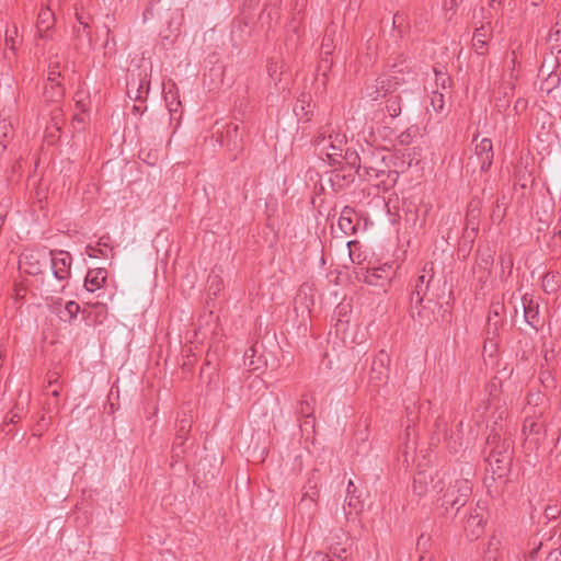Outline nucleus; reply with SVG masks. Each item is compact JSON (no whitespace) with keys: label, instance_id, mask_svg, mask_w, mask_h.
I'll use <instances>...</instances> for the list:
<instances>
[{"label":"nucleus","instance_id":"f257e3e1","mask_svg":"<svg viewBox=\"0 0 561 561\" xmlns=\"http://www.w3.org/2000/svg\"><path fill=\"white\" fill-rule=\"evenodd\" d=\"M433 492L440 494L438 501L446 510L456 508L458 512L471 496L472 485L468 479L453 477L447 472H436Z\"/></svg>","mask_w":561,"mask_h":561},{"label":"nucleus","instance_id":"f03ea898","mask_svg":"<svg viewBox=\"0 0 561 561\" xmlns=\"http://www.w3.org/2000/svg\"><path fill=\"white\" fill-rule=\"evenodd\" d=\"M383 148L367 146L362 149V179L374 183L377 187L388 190L397 181L398 173L390 169Z\"/></svg>","mask_w":561,"mask_h":561},{"label":"nucleus","instance_id":"7ed1b4c3","mask_svg":"<svg viewBox=\"0 0 561 561\" xmlns=\"http://www.w3.org/2000/svg\"><path fill=\"white\" fill-rule=\"evenodd\" d=\"M313 145L320 156H325L330 164H341V157L346 149L344 134L332 130L330 127L321 128L313 138Z\"/></svg>","mask_w":561,"mask_h":561},{"label":"nucleus","instance_id":"20e7f679","mask_svg":"<svg viewBox=\"0 0 561 561\" xmlns=\"http://www.w3.org/2000/svg\"><path fill=\"white\" fill-rule=\"evenodd\" d=\"M48 261L49 253L45 248L27 250L20 256L19 268L28 275H42Z\"/></svg>","mask_w":561,"mask_h":561},{"label":"nucleus","instance_id":"39448f33","mask_svg":"<svg viewBox=\"0 0 561 561\" xmlns=\"http://www.w3.org/2000/svg\"><path fill=\"white\" fill-rule=\"evenodd\" d=\"M431 278L432 276L427 277L425 274L420 275L410 296L411 317L421 323L428 320V316L424 313L423 300L428 291Z\"/></svg>","mask_w":561,"mask_h":561},{"label":"nucleus","instance_id":"423d86ee","mask_svg":"<svg viewBox=\"0 0 561 561\" xmlns=\"http://www.w3.org/2000/svg\"><path fill=\"white\" fill-rule=\"evenodd\" d=\"M486 442L491 447L488 458L490 463H496L500 469L508 465L512 459L511 443L506 439L501 440V437L497 434L490 435Z\"/></svg>","mask_w":561,"mask_h":561},{"label":"nucleus","instance_id":"0eeeda50","mask_svg":"<svg viewBox=\"0 0 561 561\" xmlns=\"http://www.w3.org/2000/svg\"><path fill=\"white\" fill-rule=\"evenodd\" d=\"M48 253L54 277L59 282H67L71 276V254L64 250H49Z\"/></svg>","mask_w":561,"mask_h":561},{"label":"nucleus","instance_id":"6e6552de","mask_svg":"<svg viewBox=\"0 0 561 561\" xmlns=\"http://www.w3.org/2000/svg\"><path fill=\"white\" fill-rule=\"evenodd\" d=\"M389 364V354L383 350L379 351L375 356L370 368L369 383L371 387L378 388L381 385H386L388 382Z\"/></svg>","mask_w":561,"mask_h":561},{"label":"nucleus","instance_id":"1a4fd4ad","mask_svg":"<svg viewBox=\"0 0 561 561\" xmlns=\"http://www.w3.org/2000/svg\"><path fill=\"white\" fill-rule=\"evenodd\" d=\"M392 265L385 264L373 270H362L356 273V278L371 286L385 287L393 275Z\"/></svg>","mask_w":561,"mask_h":561},{"label":"nucleus","instance_id":"9d476101","mask_svg":"<svg viewBox=\"0 0 561 561\" xmlns=\"http://www.w3.org/2000/svg\"><path fill=\"white\" fill-rule=\"evenodd\" d=\"M296 414L300 421V430L307 434L313 433L316 427L314 400L302 397L297 404Z\"/></svg>","mask_w":561,"mask_h":561},{"label":"nucleus","instance_id":"9b49d317","mask_svg":"<svg viewBox=\"0 0 561 561\" xmlns=\"http://www.w3.org/2000/svg\"><path fill=\"white\" fill-rule=\"evenodd\" d=\"M219 139L221 146L228 147L231 151H239L243 148V134L236 123L227 124L220 133Z\"/></svg>","mask_w":561,"mask_h":561},{"label":"nucleus","instance_id":"f8f14e48","mask_svg":"<svg viewBox=\"0 0 561 561\" xmlns=\"http://www.w3.org/2000/svg\"><path fill=\"white\" fill-rule=\"evenodd\" d=\"M355 172L352 168L341 167L331 171L329 182L335 192H340L348 187L355 180Z\"/></svg>","mask_w":561,"mask_h":561},{"label":"nucleus","instance_id":"ddd939ff","mask_svg":"<svg viewBox=\"0 0 561 561\" xmlns=\"http://www.w3.org/2000/svg\"><path fill=\"white\" fill-rule=\"evenodd\" d=\"M522 305L524 309V318L525 321L534 328L536 331L542 325L540 316H539V306L535 304L533 298L527 294L522 297Z\"/></svg>","mask_w":561,"mask_h":561},{"label":"nucleus","instance_id":"4468645a","mask_svg":"<svg viewBox=\"0 0 561 561\" xmlns=\"http://www.w3.org/2000/svg\"><path fill=\"white\" fill-rule=\"evenodd\" d=\"M436 481V474L432 476L426 473L425 471H419L413 479L412 491L413 493L422 497L427 494L430 491H433V484Z\"/></svg>","mask_w":561,"mask_h":561},{"label":"nucleus","instance_id":"2eb2a0df","mask_svg":"<svg viewBox=\"0 0 561 561\" xmlns=\"http://www.w3.org/2000/svg\"><path fill=\"white\" fill-rule=\"evenodd\" d=\"M55 14L49 8H42L37 14L36 30L42 38L48 37V32L55 26Z\"/></svg>","mask_w":561,"mask_h":561},{"label":"nucleus","instance_id":"dca6fc26","mask_svg":"<svg viewBox=\"0 0 561 561\" xmlns=\"http://www.w3.org/2000/svg\"><path fill=\"white\" fill-rule=\"evenodd\" d=\"M474 152L480 161L482 171L490 169L493 161V146L489 138H483L474 147Z\"/></svg>","mask_w":561,"mask_h":561},{"label":"nucleus","instance_id":"f3484780","mask_svg":"<svg viewBox=\"0 0 561 561\" xmlns=\"http://www.w3.org/2000/svg\"><path fill=\"white\" fill-rule=\"evenodd\" d=\"M357 215L355 210L348 206L344 207L341 211L337 226L345 234H353L357 230Z\"/></svg>","mask_w":561,"mask_h":561},{"label":"nucleus","instance_id":"a211bd4d","mask_svg":"<svg viewBox=\"0 0 561 561\" xmlns=\"http://www.w3.org/2000/svg\"><path fill=\"white\" fill-rule=\"evenodd\" d=\"M107 278V272L105 268L90 270L84 279V287L88 291H95L100 289Z\"/></svg>","mask_w":561,"mask_h":561},{"label":"nucleus","instance_id":"6ab92c4d","mask_svg":"<svg viewBox=\"0 0 561 561\" xmlns=\"http://www.w3.org/2000/svg\"><path fill=\"white\" fill-rule=\"evenodd\" d=\"M340 160H341V164H340L341 167L352 168V171H354L358 176H363L362 153H358L355 150H351L350 148H346Z\"/></svg>","mask_w":561,"mask_h":561},{"label":"nucleus","instance_id":"aec40b11","mask_svg":"<svg viewBox=\"0 0 561 561\" xmlns=\"http://www.w3.org/2000/svg\"><path fill=\"white\" fill-rule=\"evenodd\" d=\"M356 486L352 480L348 481L347 484V495L345 499V504L343 505V510L345 516L352 514L353 511L358 512L362 510V502L358 495H355Z\"/></svg>","mask_w":561,"mask_h":561},{"label":"nucleus","instance_id":"412c9836","mask_svg":"<svg viewBox=\"0 0 561 561\" xmlns=\"http://www.w3.org/2000/svg\"><path fill=\"white\" fill-rule=\"evenodd\" d=\"M112 239L108 234L99 238L96 245H88L85 252L90 257H96L99 254L107 257L106 250L113 251Z\"/></svg>","mask_w":561,"mask_h":561},{"label":"nucleus","instance_id":"4be33fe9","mask_svg":"<svg viewBox=\"0 0 561 561\" xmlns=\"http://www.w3.org/2000/svg\"><path fill=\"white\" fill-rule=\"evenodd\" d=\"M163 96L169 112L171 114L178 112L179 107L181 106V101L179 99L174 82L164 85Z\"/></svg>","mask_w":561,"mask_h":561},{"label":"nucleus","instance_id":"5701e85b","mask_svg":"<svg viewBox=\"0 0 561 561\" xmlns=\"http://www.w3.org/2000/svg\"><path fill=\"white\" fill-rule=\"evenodd\" d=\"M396 84L397 83H392L388 78H379L377 80L376 89L371 92H367V95L371 100H377L380 95L387 96L388 94H391L393 85Z\"/></svg>","mask_w":561,"mask_h":561},{"label":"nucleus","instance_id":"b1692460","mask_svg":"<svg viewBox=\"0 0 561 561\" xmlns=\"http://www.w3.org/2000/svg\"><path fill=\"white\" fill-rule=\"evenodd\" d=\"M319 489L317 482L312 483L311 480L304 486V493L301 496V501L299 503L300 506H308L310 504H316L319 497Z\"/></svg>","mask_w":561,"mask_h":561},{"label":"nucleus","instance_id":"393cba45","mask_svg":"<svg viewBox=\"0 0 561 561\" xmlns=\"http://www.w3.org/2000/svg\"><path fill=\"white\" fill-rule=\"evenodd\" d=\"M483 529V517L477 514H471L466 524L465 530L469 533L471 537L478 538Z\"/></svg>","mask_w":561,"mask_h":561},{"label":"nucleus","instance_id":"a878e982","mask_svg":"<svg viewBox=\"0 0 561 561\" xmlns=\"http://www.w3.org/2000/svg\"><path fill=\"white\" fill-rule=\"evenodd\" d=\"M13 127L11 123L7 119L0 121V149L4 151L7 149L8 144L13 138Z\"/></svg>","mask_w":561,"mask_h":561},{"label":"nucleus","instance_id":"bb28decb","mask_svg":"<svg viewBox=\"0 0 561 561\" xmlns=\"http://www.w3.org/2000/svg\"><path fill=\"white\" fill-rule=\"evenodd\" d=\"M489 34L485 26H481L476 28L473 33V45L476 47L477 53L483 54V48L488 43Z\"/></svg>","mask_w":561,"mask_h":561},{"label":"nucleus","instance_id":"cd10ccee","mask_svg":"<svg viewBox=\"0 0 561 561\" xmlns=\"http://www.w3.org/2000/svg\"><path fill=\"white\" fill-rule=\"evenodd\" d=\"M402 100L399 95H389L386 100V112L391 118H394L401 113Z\"/></svg>","mask_w":561,"mask_h":561},{"label":"nucleus","instance_id":"c85d7f7f","mask_svg":"<svg viewBox=\"0 0 561 561\" xmlns=\"http://www.w3.org/2000/svg\"><path fill=\"white\" fill-rule=\"evenodd\" d=\"M44 94L46 98L50 101H58L60 100L64 94V87L61 82H55V83H48L45 85Z\"/></svg>","mask_w":561,"mask_h":561},{"label":"nucleus","instance_id":"c756f323","mask_svg":"<svg viewBox=\"0 0 561 561\" xmlns=\"http://www.w3.org/2000/svg\"><path fill=\"white\" fill-rule=\"evenodd\" d=\"M191 427L192 423L188 419L184 417L179 420V422L176 423V433L174 442H183L184 444L188 437Z\"/></svg>","mask_w":561,"mask_h":561},{"label":"nucleus","instance_id":"7c9ffc66","mask_svg":"<svg viewBox=\"0 0 561 561\" xmlns=\"http://www.w3.org/2000/svg\"><path fill=\"white\" fill-rule=\"evenodd\" d=\"M559 275L556 273H546L542 277V289L547 294L556 293L558 288Z\"/></svg>","mask_w":561,"mask_h":561},{"label":"nucleus","instance_id":"2f4dec72","mask_svg":"<svg viewBox=\"0 0 561 561\" xmlns=\"http://www.w3.org/2000/svg\"><path fill=\"white\" fill-rule=\"evenodd\" d=\"M60 66L58 60L50 59L48 64L47 81L48 83L60 82Z\"/></svg>","mask_w":561,"mask_h":561},{"label":"nucleus","instance_id":"473e14b6","mask_svg":"<svg viewBox=\"0 0 561 561\" xmlns=\"http://www.w3.org/2000/svg\"><path fill=\"white\" fill-rule=\"evenodd\" d=\"M333 49V39L330 34L327 32L322 39L321 44V54L324 56L321 59V62H328V56L331 55Z\"/></svg>","mask_w":561,"mask_h":561},{"label":"nucleus","instance_id":"72a5a7b5","mask_svg":"<svg viewBox=\"0 0 561 561\" xmlns=\"http://www.w3.org/2000/svg\"><path fill=\"white\" fill-rule=\"evenodd\" d=\"M76 19L80 26L82 27V32L85 33L88 37H90V22L91 18L83 10L76 12Z\"/></svg>","mask_w":561,"mask_h":561},{"label":"nucleus","instance_id":"f704fd0d","mask_svg":"<svg viewBox=\"0 0 561 561\" xmlns=\"http://www.w3.org/2000/svg\"><path fill=\"white\" fill-rule=\"evenodd\" d=\"M431 106L433 107L434 112L442 113L445 106L444 94L436 91L433 92L431 96Z\"/></svg>","mask_w":561,"mask_h":561},{"label":"nucleus","instance_id":"c9c22d12","mask_svg":"<svg viewBox=\"0 0 561 561\" xmlns=\"http://www.w3.org/2000/svg\"><path fill=\"white\" fill-rule=\"evenodd\" d=\"M417 129L415 127H410L407 130L402 131L398 136V141L402 146H408L412 142L413 137L416 135Z\"/></svg>","mask_w":561,"mask_h":561},{"label":"nucleus","instance_id":"e433bc0d","mask_svg":"<svg viewBox=\"0 0 561 561\" xmlns=\"http://www.w3.org/2000/svg\"><path fill=\"white\" fill-rule=\"evenodd\" d=\"M79 311L80 306L76 301L70 300L65 305L64 313L68 316L69 321L76 319Z\"/></svg>","mask_w":561,"mask_h":561},{"label":"nucleus","instance_id":"4c0bfd02","mask_svg":"<svg viewBox=\"0 0 561 561\" xmlns=\"http://www.w3.org/2000/svg\"><path fill=\"white\" fill-rule=\"evenodd\" d=\"M16 36H18L16 26H14L12 31H7V33H5V46L13 51L15 50V37Z\"/></svg>","mask_w":561,"mask_h":561},{"label":"nucleus","instance_id":"58836bf2","mask_svg":"<svg viewBox=\"0 0 561 561\" xmlns=\"http://www.w3.org/2000/svg\"><path fill=\"white\" fill-rule=\"evenodd\" d=\"M542 401H543V394L540 391H535V392L530 391L527 394V403L529 405L538 407L542 403Z\"/></svg>","mask_w":561,"mask_h":561},{"label":"nucleus","instance_id":"ea45409f","mask_svg":"<svg viewBox=\"0 0 561 561\" xmlns=\"http://www.w3.org/2000/svg\"><path fill=\"white\" fill-rule=\"evenodd\" d=\"M524 432L538 434L540 432V425L533 419H526L523 425Z\"/></svg>","mask_w":561,"mask_h":561},{"label":"nucleus","instance_id":"a19ab883","mask_svg":"<svg viewBox=\"0 0 561 561\" xmlns=\"http://www.w3.org/2000/svg\"><path fill=\"white\" fill-rule=\"evenodd\" d=\"M407 411V435H409V430H410V426H411V423H414V421L416 420L417 415H416V410H415V407H407L405 409Z\"/></svg>","mask_w":561,"mask_h":561},{"label":"nucleus","instance_id":"79ce46f5","mask_svg":"<svg viewBox=\"0 0 561 561\" xmlns=\"http://www.w3.org/2000/svg\"><path fill=\"white\" fill-rule=\"evenodd\" d=\"M546 82L549 85L548 90H551L552 88H556L559 84V82H560L559 73L557 71H553V72L549 73L548 78L546 79Z\"/></svg>","mask_w":561,"mask_h":561},{"label":"nucleus","instance_id":"37998d69","mask_svg":"<svg viewBox=\"0 0 561 561\" xmlns=\"http://www.w3.org/2000/svg\"><path fill=\"white\" fill-rule=\"evenodd\" d=\"M436 83L440 84L443 89L446 88V83L450 81V78L446 73L435 69Z\"/></svg>","mask_w":561,"mask_h":561},{"label":"nucleus","instance_id":"c03bdc74","mask_svg":"<svg viewBox=\"0 0 561 561\" xmlns=\"http://www.w3.org/2000/svg\"><path fill=\"white\" fill-rule=\"evenodd\" d=\"M183 442H174L172 447V457L180 458L184 454Z\"/></svg>","mask_w":561,"mask_h":561},{"label":"nucleus","instance_id":"a18cd8bd","mask_svg":"<svg viewBox=\"0 0 561 561\" xmlns=\"http://www.w3.org/2000/svg\"><path fill=\"white\" fill-rule=\"evenodd\" d=\"M503 309V306L500 305L499 302L497 304H493L490 308V311H489V317H488V322L491 323V320H492V314L495 316V317H499L500 316V311Z\"/></svg>","mask_w":561,"mask_h":561},{"label":"nucleus","instance_id":"49530a36","mask_svg":"<svg viewBox=\"0 0 561 561\" xmlns=\"http://www.w3.org/2000/svg\"><path fill=\"white\" fill-rule=\"evenodd\" d=\"M528 102L525 99L516 100L514 104V111L518 114L524 112L527 108Z\"/></svg>","mask_w":561,"mask_h":561},{"label":"nucleus","instance_id":"de8ad7c7","mask_svg":"<svg viewBox=\"0 0 561 561\" xmlns=\"http://www.w3.org/2000/svg\"><path fill=\"white\" fill-rule=\"evenodd\" d=\"M213 289H214V295H216V294H217V291H219V290H220V287H219V279H218V277H217V276H216V277H214V278L211 279V283H210V285H209V290H213Z\"/></svg>","mask_w":561,"mask_h":561},{"label":"nucleus","instance_id":"09e8293b","mask_svg":"<svg viewBox=\"0 0 561 561\" xmlns=\"http://www.w3.org/2000/svg\"><path fill=\"white\" fill-rule=\"evenodd\" d=\"M513 94H514V85L512 83H510V85L504 88L503 96H504V99L508 100L511 96H513Z\"/></svg>","mask_w":561,"mask_h":561},{"label":"nucleus","instance_id":"8fccbe9b","mask_svg":"<svg viewBox=\"0 0 561 561\" xmlns=\"http://www.w3.org/2000/svg\"><path fill=\"white\" fill-rule=\"evenodd\" d=\"M449 439H450V440H449V447H450L451 449H454L455 451H457V447H458V446H461V442H459V438H458V437H457V438H455V437H454V435H451Z\"/></svg>","mask_w":561,"mask_h":561},{"label":"nucleus","instance_id":"3c124183","mask_svg":"<svg viewBox=\"0 0 561 561\" xmlns=\"http://www.w3.org/2000/svg\"><path fill=\"white\" fill-rule=\"evenodd\" d=\"M501 266L504 268V267H512L513 266V261L511 257H504L502 256L501 257Z\"/></svg>","mask_w":561,"mask_h":561},{"label":"nucleus","instance_id":"603ef678","mask_svg":"<svg viewBox=\"0 0 561 561\" xmlns=\"http://www.w3.org/2000/svg\"><path fill=\"white\" fill-rule=\"evenodd\" d=\"M314 561H331L328 557V554L322 552H317L314 556Z\"/></svg>","mask_w":561,"mask_h":561},{"label":"nucleus","instance_id":"864d4df0","mask_svg":"<svg viewBox=\"0 0 561 561\" xmlns=\"http://www.w3.org/2000/svg\"><path fill=\"white\" fill-rule=\"evenodd\" d=\"M435 426H436L437 430L445 431L446 423L443 420H437L436 423H435Z\"/></svg>","mask_w":561,"mask_h":561},{"label":"nucleus","instance_id":"5fc2aeb1","mask_svg":"<svg viewBox=\"0 0 561 561\" xmlns=\"http://www.w3.org/2000/svg\"><path fill=\"white\" fill-rule=\"evenodd\" d=\"M280 0H267V3H266V8L265 10H267L270 7H277V4L279 3Z\"/></svg>","mask_w":561,"mask_h":561},{"label":"nucleus","instance_id":"6e6d98bb","mask_svg":"<svg viewBox=\"0 0 561 561\" xmlns=\"http://www.w3.org/2000/svg\"><path fill=\"white\" fill-rule=\"evenodd\" d=\"M57 382V374H54L50 376V379H49V386H53Z\"/></svg>","mask_w":561,"mask_h":561},{"label":"nucleus","instance_id":"4d7b16f0","mask_svg":"<svg viewBox=\"0 0 561 561\" xmlns=\"http://www.w3.org/2000/svg\"><path fill=\"white\" fill-rule=\"evenodd\" d=\"M401 21H402V16H401V15L396 14V15L393 16V25H394V26L397 25V23H399V22H401Z\"/></svg>","mask_w":561,"mask_h":561},{"label":"nucleus","instance_id":"13d9d810","mask_svg":"<svg viewBox=\"0 0 561 561\" xmlns=\"http://www.w3.org/2000/svg\"><path fill=\"white\" fill-rule=\"evenodd\" d=\"M51 396L55 397V398H58L59 397V390L58 389H54L51 391Z\"/></svg>","mask_w":561,"mask_h":561},{"label":"nucleus","instance_id":"bf43d9fd","mask_svg":"<svg viewBox=\"0 0 561 561\" xmlns=\"http://www.w3.org/2000/svg\"><path fill=\"white\" fill-rule=\"evenodd\" d=\"M503 0H492V5H494L495 2H497L499 4L502 3Z\"/></svg>","mask_w":561,"mask_h":561},{"label":"nucleus","instance_id":"052dcab7","mask_svg":"<svg viewBox=\"0 0 561 561\" xmlns=\"http://www.w3.org/2000/svg\"><path fill=\"white\" fill-rule=\"evenodd\" d=\"M462 426V421H460L457 425V427H461Z\"/></svg>","mask_w":561,"mask_h":561},{"label":"nucleus","instance_id":"680f3d73","mask_svg":"<svg viewBox=\"0 0 561 561\" xmlns=\"http://www.w3.org/2000/svg\"><path fill=\"white\" fill-rule=\"evenodd\" d=\"M60 319L66 320L65 314H60Z\"/></svg>","mask_w":561,"mask_h":561}]
</instances>
